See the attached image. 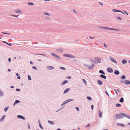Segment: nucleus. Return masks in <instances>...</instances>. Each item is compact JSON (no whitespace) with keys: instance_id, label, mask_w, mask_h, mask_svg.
Segmentation results:
<instances>
[{"instance_id":"obj_60","label":"nucleus","mask_w":130,"mask_h":130,"mask_svg":"<svg viewBox=\"0 0 130 130\" xmlns=\"http://www.w3.org/2000/svg\"><path fill=\"white\" fill-rule=\"evenodd\" d=\"M17 78L18 79H20L21 78V77L20 76H18L17 77Z\"/></svg>"},{"instance_id":"obj_2","label":"nucleus","mask_w":130,"mask_h":130,"mask_svg":"<svg viewBox=\"0 0 130 130\" xmlns=\"http://www.w3.org/2000/svg\"><path fill=\"white\" fill-rule=\"evenodd\" d=\"M84 66L85 67L87 68L88 69L90 70H92L94 68V64L93 63L91 66H90L86 64H84Z\"/></svg>"},{"instance_id":"obj_15","label":"nucleus","mask_w":130,"mask_h":130,"mask_svg":"<svg viewBox=\"0 0 130 130\" xmlns=\"http://www.w3.org/2000/svg\"><path fill=\"white\" fill-rule=\"evenodd\" d=\"M70 90V89L69 88H67L66 89L64 92V93H66L68 92L69 90Z\"/></svg>"},{"instance_id":"obj_34","label":"nucleus","mask_w":130,"mask_h":130,"mask_svg":"<svg viewBox=\"0 0 130 130\" xmlns=\"http://www.w3.org/2000/svg\"><path fill=\"white\" fill-rule=\"evenodd\" d=\"M112 10L113 11L115 12H119V11H120V10H117V9H113Z\"/></svg>"},{"instance_id":"obj_26","label":"nucleus","mask_w":130,"mask_h":130,"mask_svg":"<svg viewBox=\"0 0 130 130\" xmlns=\"http://www.w3.org/2000/svg\"><path fill=\"white\" fill-rule=\"evenodd\" d=\"M4 93L3 92L0 90V96H2L4 95Z\"/></svg>"},{"instance_id":"obj_55","label":"nucleus","mask_w":130,"mask_h":130,"mask_svg":"<svg viewBox=\"0 0 130 130\" xmlns=\"http://www.w3.org/2000/svg\"><path fill=\"white\" fill-rule=\"evenodd\" d=\"M65 103H64V102H63V103H62L61 104V106H63V105H65Z\"/></svg>"},{"instance_id":"obj_42","label":"nucleus","mask_w":130,"mask_h":130,"mask_svg":"<svg viewBox=\"0 0 130 130\" xmlns=\"http://www.w3.org/2000/svg\"><path fill=\"white\" fill-rule=\"evenodd\" d=\"M60 68L62 69V70H66V68H64V67H60Z\"/></svg>"},{"instance_id":"obj_61","label":"nucleus","mask_w":130,"mask_h":130,"mask_svg":"<svg viewBox=\"0 0 130 130\" xmlns=\"http://www.w3.org/2000/svg\"><path fill=\"white\" fill-rule=\"evenodd\" d=\"M28 129H29L30 128V126L29 125V124H28Z\"/></svg>"},{"instance_id":"obj_51","label":"nucleus","mask_w":130,"mask_h":130,"mask_svg":"<svg viewBox=\"0 0 130 130\" xmlns=\"http://www.w3.org/2000/svg\"><path fill=\"white\" fill-rule=\"evenodd\" d=\"M117 19L118 20H122L121 18L120 17H117Z\"/></svg>"},{"instance_id":"obj_31","label":"nucleus","mask_w":130,"mask_h":130,"mask_svg":"<svg viewBox=\"0 0 130 130\" xmlns=\"http://www.w3.org/2000/svg\"><path fill=\"white\" fill-rule=\"evenodd\" d=\"M117 125L120 126H122L124 127V125L121 123H118Z\"/></svg>"},{"instance_id":"obj_11","label":"nucleus","mask_w":130,"mask_h":130,"mask_svg":"<svg viewBox=\"0 0 130 130\" xmlns=\"http://www.w3.org/2000/svg\"><path fill=\"white\" fill-rule=\"evenodd\" d=\"M5 116L6 115H4L1 119L0 120V122H2L4 121L5 118Z\"/></svg>"},{"instance_id":"obj_53","label":"nucleus","mask_w":130,"mask_h":130,"mask_svg":"<svg viewBox=\"0 0 130 130\" xmlns=\"http://www.w3.org/2000/svg\"><path fill=\"white\" fill-rule=\"evenodd\" d=\"M73 12H74L76 13H77V11L75 10H73Z\"/></svg>"},{"instance_id":"obj_30","label":"nucleus","mask_w":130,"mask_h":130,"mask_svg":"<svg viewBox=\"0 0 130 130\" xmlns=\"http://www.w3.org/2000/svg\"><path fill=\"white\" fill-rule=\"evenodd\" d=\"M9 108V106H7L5 107L4 109V111L5 112H6L7 111L8 109Z\"/></svg>"},{"instance_id":"obj_63","label":"nucleus","mask_w":130,"mask_h":130,"mask_svg":"<svg viewBox=\"0 0 130 130\" xmlns=\"http://www.w3.org/2000/svg\"><path fill=\"white\" fill-rule=\"evenodd\" d=\"M30 63L31 64H33V62L31 61H30Z\"/></svg>"},{"instance_id":"obj_1","label":"nucleus","mask_w":130,"mask_h":130,"mask_svg":"<svg viewBox=\"0 0 130 130\" xmlns=\"http://www.w3.org/2000/svg\"><path fill=\"white\" fill-rule=\"evenodd\" d=\"M115 117L118 119H119L120 118H124V113H120V114H117L116 115Z\"/></svg>"},{"instance_id":"obj_46","label":"nucleus","mask_w":130,"mask_h":130,"mask_svg":"<svg viewBox=\"0 0 130 130\" xmlns=\"http://www.w3.org/2000/svg\"><path fill=\"white\" fill-rule=\"evenodd\" d=\"M36 54L38 55H42L44 56H45V55L43 54Z\"/></svg>"},{"instance_id":"obj_39","label":"nucleus","mask_w":130,"mask_h":130,"mask_svg":"<svg viewBox=\"0 0 130 130\" xmlns=\"http://www.w3.org/2000/svg\"><path fill=\"white\" fill-rule=\"evenodd\" d=\"M32 69H34L35 70H36L37 71H38V69L37 68H36V67L35 66H33L32 67Z\"/></svg>"},{"instance_id":"obj_36","label":"nucleus","mask_w":130,"mask_h":130,"mask_svg":"<svg viewBox=\"0 0 130 130\" xmlns=\"http://www.w3.org/2000/svg\"><path fill=\"white\" fill-rule=\"evenodd\" d=\"M87 99L90 101H91L92 100L90 96H88L87 97Z\"/></svg>"},{"instance_id":"obj_40","label":"nucleus","mask_w":130,"mask_h":130,"mask_svg":"<svg viewBox=\"0 0 130 130\" xmlns=\"http://www.w3.org/2000/svg\"><path fill=\"white\" fill-rule=\"evenodd\" d=\"M28 79L29 80H31V76L29 75H28Z\"/></svg>"},{"instance_id":"obj_12","label":"nucleus","mask_w":130,"mask_h":130,"mask_svg":"<svg viewBox=\"0 0 130 130\" xmlns=\"http://www.w3.org/2000/svg\"><path fill=\"white\" fill-rule=\"evenodd\" d=\"M20 102V101L19 100H16L13 104V106H14L16 104Z\"/></svg>"},{"instance_id":"obj_49","label":"nucleus","mask_w":130,"mask_h":130,"mask_svg":"<svg viewBox=\"0 0 130 130\" xmlns=\"http://www.w3.org/2000/svg\"><path fill=\"white\" fill-rule=\"evenodd\" d=\"M91 108L92 109V110H93V105H91Z\"/></svg>"},{"instance_id":"obj_17","label":"nucleus","mask_w":130,"mask_h":130,"mask_svg":"<svg viewBox=\"0 0 130 130\" xmlns=\"http://www.w3.org/2000/svg\"><path fill=\"white\" fill-rule=\"evenodd\" d=\"M100 77L101 78H103L104 79H106V76L104 75L103 74H101L100 76Z\"/></svg>"},{"instance_id":"obj_59","label":"nucleus","mask_w":130,"mask_h":130,"mask_svg":"<svg viewBox=\"0 0 130 130\" xmlns=\"http://www.w3.org/2000/svg\"><path fill=\"white\" fill-rule=\"evenodd\" d=\"M8 61L9 62H10V61H11V59L10 58H9L8 59Z\"/></svg>"},{"instance_id":"obj_14","label":"nucleus","mask_w":130,"mask_h":130,"mask_svg":"<svg viewBox=\"0 0 130 130\" xmlns=\"http://www.w3.org/2000/svg\"><path fill=\"white\" fill-rule=\"evenodd\" d=\"M114 73L115 74L118 75L120 73L119 72L118 70H115L114 72Z\"/></svg>"},{"instance_id":"obj_28","label":"nucleus","mask_w":130,"mask_h":130,"mask_svg":"<svg viewBox=\"0 0 130 130\" xmlns=\"http://www.w3.org/2000/svg\"><path fill=\"white\" fill-rule=\"evenodd\" d=\"M119 102L121 103H122L124 102V99L123 97L121 98L120 100H119Z\"/></svg>"},{"instance_id":"obj_20","label":"nucleus","mask_w":130,"mask_h":130,"mask_svg":"<svg viewBox=\"0 0 130 130\" xmlns=\"http://www.w3.org/2000/svg\"><path fill=\"white\" fill-rule=\"evenodd\" d=\"M68 82V81L67 80H65L61 84L62 85H64L66 83Z\"/></svg>"},{"instance_id":"obj_29","label":"nucleus","mask_w":130,"mask_h":130,"mask_svg":"<svg viewBox=\"0 0 130 130\" xmlns=\"http://www.w3.org/2000/svg\"><path fill=\"white\" fill-rule=\"evenodd\" d=\"M99 116L100 118L102 117V113L100 111H99Z\"/></svg>"},{"instance_id":"obj_43","label":"nucleus","mask_w":130,"mask_h":130,"mask_svg":"<svg viewBox=\"0 0 130 130\" xmlns=\"http://www.w3.org/2000/svg\"><path fill=\"white\" fill-rule=\"evenodd\" d=\"M44 14H45L46 15H49V16L50 15V14L47 12H45L44 13Z\"/></svg>"},{"instance_id":"obj_5","label":"nucleus","mask_w":130,"mask_h":130,"mask_svg":"<svg viewBox=\"0 0 130 130\" xmlns=\"http://www.w3.org/2000/svg\"><path fill=\"white\" fill-rule=\"evenodd\" d=\"M96 63H100L101 62V59L99 57H96L95 58Z\"/></svg>"},{"instance_id":"obj_3","label":"nucleus","mask_w":130,"mask_h":130,"mask_svg":"<svg viewBox=\"0 0 130 130\" xmlns=\"http://www.w3.org/2000/svg\"><path fill=\"white\" fill-rule=\"evenodd\" d=\"M100 28H103V29H107L108 30H116V31H118L119 30L117 29L112 28L109 27H100Z\"/></svg>"},{"instance_id":"obj_38","label":"nucleus","mask_w":130,"mask_h":130,"mask_svg":"<svg viewBox=\"0 0 130 130\" xmlns=\"http://www.w3.org/2000/svg\"><path fill=\"white\" fill-rule=\"evenodd\" d=\"M126 77L125 75H123L121 77V78L122 79H124Z\"/></svg>"},{"instance_id":"obj_16","label":"nucleus","mask_w":130,"mask_h":130,"mask_svg":"<svg viewBox=\"0 0 130 130\" xmlns=\"http://www.w3.org/2000/svg\"><path fill=\"white\" fill-rule=\"evenodd\" d=\"M14 12L17 13H22L21 11L19 10H15Z\"/></svg>"},{"instance_id":"obj_22","label":"nucleus","mask_w":130,"mask_h":130,"mask_svg":"<svg viewBox=\"0 0 130 130\" xmlns=\"http://www.w3.org/2000/svg\"><path fill=\"white\" fill-rule=\"evenodd\" d=\"M40 127L42 129H43V127H42L41 124L40 123V121L39 120L38 121Z\"/></svg>"},{"instance_id":"obj_32","label":"nucleus","mask_w":130,"mask_h":130,"mask_svg":"<svg viewBox=\"0 0 130 130\" xmlns=\"http://www.w3.org/2000/svg\"><path fill=\"white\" fill-rule=\"evenodd\" d=\"M67 100V101L68 102V103L70 102L73 101H74V100L72 99H70L68 100Z\"/></svg>"},{"instance_id":"obj_48","label":"nucleus","mask_w":130,"mask_h":130,"mask_svg":"<svg viewBox=\"0 0 130 130\" xmlns=\"http://www.w3.org/2000/svg\"><path fill=\"white\" fill-rule=\"evenodd\" d=\"M105 93H106V94L108 96H109V94H108V93L107 92V91H105Z\"/></svg>"},{"instance_id":"obj_52","label":"nucleus","mask_w":130,"mask_h":130,"mask_svg":"<svg viewBox=\"0 0 130 130\" xmlns=\"http://www.w3.org/2000/svg\"><path fill=\"white\" fill-rule=\"evenodd\" d=\"M16 90L17 91H20V89L19 88H17L16 89Z\"/></svg>"},{"instance_id":"obj_9","label":"nucleus","mask_w":130,"mask_h":130,"mask_svg":"<svg viewBox=\"0 0 130 130\" xmlns=\"http://www.w3.org/2000/svg\"><path fill=\"white\" fill-rule=\"evenodd\" d=\"M107 70L110 73H112L113 72V70L111 68H107Z\"/></svg>"},{"instance_id":"obj_13","label":"nucleus","mask_w":130,"mask_h":130,"mask_svg":"<svg viewBox=\"0 0 130 130\" xmlns=\"http://www.w3.org/2000/svg\"><path fill=\"white\" fill-rule=\"evenodd\" d=\"M124 116L130 119V116L127 114L124 113Z\"/></svg>"},{"instance_id":"obj_4","label":"nucleus","mask_w":130,"mask_h":130,"mask_svg":"<svg viewBox=\"0 0 130 130\" xmlns=\"http://www.w3.org/2000/svg\"><path fill=\"white\" fill-rule=\"evenodd\" d=\"M63 56L64 57H72L73 58H75V57L72 55H71L68 54H64L63 55Z\"/></svg>"},{"instance_id":"obj_10","label":"nucleus","mask_w":130,"mask_h":130,"mask_svg":"<svg viewBox=\"0 0 130 130\" xmlns=\"http://www.w3.org/2000/svg\"><path fill=\"white\" fill-rule=\"evenodd\" d=\"M18 118H21L24 120H25L26 119L23 116L21 115H18L17 116Z\"/></svg>"},{"instance_id":"obj_7","label":"nucleus","mask_w":130,"mask_h":130,"mask_svg":"<svg viewBox=\"0 0 130 130\" xmlns=\"http://www.w3.org/2000/svg\"><path fill=\"white\" fill-rule=\"evenodd\" d=\"M109 59L114 63H115L116 64L117 63V62L116 61L115 59L112 57H110L109 58Z\"/></svg>"},{"instance_id":"obj_57","label":"nucleus","mask_w":130,"mask_h":130,"mask_svg":"<svg viewBox=\"0 0 130 130\" xmlns=\"http://www.w3.org/2000/svg\"><path fill=\"white\" fill-rule=\"evenodd\" d=\"M99 4L100 5H101V6H103V4H102L101 2H99Z\"/></svg>"},{"instance_id":"obj_64","label":"nucleus","mask_w":130,"mask_h":130,"mask_svg":"<svg viewBox=\"0 0 130 130\" xmlns=\"http://www.w3.org/2000/svg\"><path fill=\"white\" fill-rule=\"evenodd\" d=\"M114 90L115 91V92L116 93V94H118V93L117 92V91L115 89Z\"/></svg>"},{"instance_id":"obj_56","label":"nucleus","mask_w":130,"mask_h":130,"mask_svg":"<svg viewBox=\"0 0 130 130\" xmlns=\"http://www.w3.org/2000/svg\"><path fill=\"white\" fill-rule=\"evenodd\" d=\"M67 78L70 79L71 78V77L70 76H69L67 77Z\"/></svg>"},{"instance_id":"obj_41","label":"nucleus","mask_w":130,"mask_h":130,"mask_svg":"<svg viewBox=\"0 0 130 130\" xmlns=\"http://www.w3.org/2000/svg\"><path fill=\"white\" fill-rule=\"evenodd\" d=\"M2 33L3 34H6V35H10V34L7 32H2Z\"/></svg>"},{"instance_id":"obj_21","label":"nucleus","mask_w":130,"mask_h":130,"mask_svg":"<svg viewBox=\"0 0 130 130\" xmlns=\"http://www.w3.org/2000/svg\"><path fill=\"white\" fill-rule=\"evenodd\" d=\"M89 60L92 63H96V61L95 60H94L91 59H89Z\"/></svg>"},{"instance_id":"obj_58","label":"nucleus","mask_w":130,"mask_h":130,"mask_svg":"<svg viewBox=\"0 0 130 130\" xmlns=\"http://www.w3.org/2000/svg\"><path fill=\"white\" fill-rule=\"evenodd\" d=\"M90 126V124H89L87 125L86 126V127H88L89 126Z\"/></svg>"},{"instance_id":"obj_35","label":"nucleus","mask_w":130,"mask_h":130,"mask_svg":"<svg viewBox=\"0 0 130 130\" xmlns=\"http://www.w3.org/2000/svg\"><path fill=\"white\" fill-rule=\"evenodd\" d=\"M28 5L30 6L34 5V4L33 3L29 2H28Z\"/></svg>"},{"instance_id":"obj_27","label":"nucleus","mask_w":130,"mask_h":130,"mask_svg":"<svg viewBox=\"0 0 130 130\" xmlns=\"http://www.w3.org/2000/svg\"><path fill=\"white\" fill-rule=\"evenodd\" d=\"M125 82V84L127 85H128L130 84V81L129 80H126Z\"/></svg>"},{"instance_id":"obj_19","label":"nucleus","mask_w":130,"mask_h":130,"mask_svg":"<svg viewBox=\"0 0 130 130\" xmlns=\"http://www.w3.org/2000/svg\"><path fill=\"white\" fill-rule=\"evenodd\" d=\"M127 61L125 59H123L122 61V63L123 64H125L127 63Z\"/></svg>"},{"instance_id":"obj_62","label":"nucleus","mask_w":130,"mask_h":130,"mask_svg":"<svg viewBox=\"0 0 130 130\" xmlns=\"http://www.w3.org/2000/svg\"><path fill=\"white\" fill-rule=\"evenodd\" d=\"M83 80L84 83H86V82L84 79H83Z\"/></svg>"},{"instance_id":"obj_37","label":"nucleus","mask_w":130,"mask_h":130,"mask_svg":"<svg viewBox=\"0 0 130 130\" xmlns=\"http://www.w3.org/2000/svg\"><path fill=\"white\" fill-rule=\"evenodd\" d=\"M116 106L117 107H119L121 106V105L120 104H117L116 105Z\"/></svg>"},{"instance_id":"obj_25","label":"nucleus","mask_w":130,"mask_h":130,"mask_svg":"<svg viewBox=\"0 0 130 130\" xmlns=\"http://www.w3.org/2000/svg\"><path fill=\"white\" fill-rule=\"evenodd\" d=\"M47 121L49 123L52 125H54V122L52 121L48 120Z\"/></svg>"},{"instance_id":"obj_44","label":"nucleus","mask_w":130,"mask_h":130,"mask_svg":"<svg viewBox=\"0 0 130 130\" xmlns=\"http://www.w3.org/2000/svg\"><path fill=\"white\" fill-rule=\"evenodd\" d=\"M11 15L12 17H18L19 16V15Z\"/></svg>"},{"instance_id":"obj_8","label":"nucleus","mask_w":130,"mask_h":130,"mask_svg":"<svg viewBox=\"0 0 130 130\" xmlns=\"http://www.w3.org/2000/svg\"><path fill=\"white\" fill-rule=\"evenodd\" d=\"M46 68L49 70H52L54 69V67L51 66H47L46 67Z\"/></svg>"},{"instance_id":"obj_18","label":"nucleus","mask_w":130,"mask_h":130,"mask_svg":"<svg viewBox=\"0 0 130 130\" xmlns=\"http://www.w3.org/2000/svg\"><path fill=\"white\" fill-rule=\"evenodd\" d=\"M56 52L59 53H62L63 52L62 50L59 49H56Z\"/></svg>"},{"instance_id":"obj_50","label":"nucleus","mask_w":130,"mask_h":130,"mask_svg":"<svg viewBox=\"0 0 130 130\" xmlns=\"http://www.w3.org/2000/svg\"><path fill=\"white\" fill-rule=\"evenodd\" d=\"M64 103H65V104L68 103V102H67V100H66L65 101H64Z\"/></svg>"},{"instance_id":"obj_54","label":"nucleus","mask_w":130,"mask_h":130,"mask_svg":"<svg viewBox=\"0 0 130 130\" xmlns=\"http://www.w3.org/2000/svg\"><path fill=\"white\" fill-rule=\"evenodd\" d=\"M94 38V37H89V38L90 39H93Z\"/></svg>"},{"instance_id":"obj_47","label":"nucleus","mask_w":130,"mask_h":130,"mask_svg":"<svg viewBox=\"0 0 130 130\" xmlns=\"http://www.w3.org/2000/svg\"><path fill=\"white\" fill-rule=\"evenodd\" d=\"M115 90H116L119 93H121V91H120V90H119V89H115Z\"/></svg>"},{"instance_id":"obj_6","label":"nucleus","mask_w":130,"mask_h":130,"mask_svg":"<svg viewBox=\"0 0 130 130\" xmlns=\"http://www.w3.org/2000/svg\"><path fill=\"white\" fill-rule=\"evenodd\" d=\"M51 54L53 56H54L55 57H56L57 59H59V60H61V58L58 55H57L55 54H54L53 53H51Z\"/></svg>"},{"instance_id":"obj_33","label":"nucleus","mask_w":130,"mask_h":130,"mask_svg":"<svg viewBox=\"0 0 130 130\" xmlns=\"http://www.w3.org/2000/svg\"><path fill=\"white\" fill-rule=\"evenodd\" d=\"M3 43H5L6 44H8V45H9V46H11V43H8L7 42H6L5 41H3Z\"/></svg>"},{"instance_id":"obj_45","label":"nucleus","mask_w":130,"mask_h":130,"mask_svg":"<svg viewBox=\"0 0 130 130\" xmlns=\"http://www.w3.org/2000/svg\"><path fill=\"white\" fill-rule=\"evenodd\" d=\"M75 108L77 111H79V109L78 107H76Z\"/></svg>"},{"instance_id":"obj_24","label":"nucleus","mask_w":130,"mask_h":130,"mask_svg":"<svg viewBox=\"0 0 130 130\" xmlns=\"http://www.w3.org/2000/svg\"><path fill=\"white\" fill-rule=\"evenodd\" d=\"M99 72L100 73H102L104 75L105 74V73L102 70H99Z\"/></svg>"},{"instance_id":"obj_23","label":"nucleus","mask_w":130,"mask_h":130,"mask_svg":"<svg viewBox=\"0 0 130 130\" xmlns=\"http://www.w3.org/2000/svg\"><path fill=\"white\" fill-rule=\"evenodd\" d=\"M98 83L100 85H101L103 83L100 80H98L97 81Z\"/></svg>"}]
</instances>
